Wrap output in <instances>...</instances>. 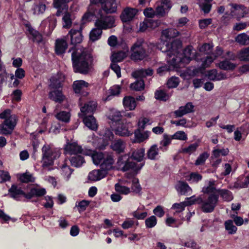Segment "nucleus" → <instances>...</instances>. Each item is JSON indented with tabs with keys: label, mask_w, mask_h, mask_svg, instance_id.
I'll list each match as a JSON object with an SVG mask.
<instances>
[{
	"label": "nucleus",
	"mask_w": 249,
	"mask_h": 249,
	"mask_svg": "<svg viewBox=\"0 0 249 249\" xmlns=\"http://www.w3.org/2000/svg\"><path fill=\"white\" fill-rule=\"evenodd\" d=\"M96 19L95 26L100 27L103 30H107L116 26L115 18L113 16L104 15L100 8L96 4H89L87 12L82 18V23L91 21Z\"/></svg>",
	"instance_id": "obj_1"
},
{
	"label": "nucleus",
	"mask_w": 249,
	"mask_h": 249,
	"mask_svg": "<svg viewBox=\"0 0 249 249\" xmlns=\"http://www.w3.org/2000/svg\"><path fill=\"white\" fill-rule=\"evenodd\" d=\"M93 60L92 54L85 49L80 52L74 50L71 53L72 67L73 71L76 73L87 74Z\"/></svg>",
	"instance_id": "obj_2"
},
{
	"label": "nucleus",
	"mask_w": 249,
	"mask_h": 249,
	"mask_svg": "<svg viewBox=\"0 0 249 249\" xmlns=\"http://www.w3.org/2000/svg\"><path fill=\"white\" fill-rule=\"evenodd\" d=\"M200 56V54L196 52L193 47L189 45L183 49L182 53L180 52L177 56H174L171 59L170 65L174 68H179L189 64L193 59L199 61Z\"/></svg>",
	"instance_id": "obj_3"
},
{
	"label": "nucleus",
	"mask_w": 249,
	"mask_h": 249,
	"mask_svg": "<svg viewBox=\"0 0 249 249\" xmlns=\"http://www.w3.org/2000/svg\"><path fill=\"white\" fill-rule=\"evenodd\" d=\"M42 167L44 168L53 165L54 160L60 156V153L58 151L51 148L49 145H44L42 148Z\"/></svg>",
	"instance_id": "obj_4"
},
{
	"label": "nucleus",
	"mask_w": 249,
	"mask_h": 249,
	"mask_svg": "<svg viewBox=\"0 0 249 249\" xmlns=\"http://www.w3.org/2000/svg\"><path fill=\"white\" fill-rule=\"evenodd\" d=\"M143 39H138L131 46L130 58L134 61H141L147 56L146 49L143 44Z\"/></svg>",
	"instance_id": "obj_5"
},
{
	"label": "nucleus",
	"mask_w": 249,
	"mask_h": 249,
	"mask_svg": "<svg viewBox=\"0 0 249 249\" xmlns=\"http://www.w3.org/2000/svg\"><path fill=\"white\" fill-rule=\"evenodd\" d=\"M90 4H96L106 14L115 13L117 11L116 0H90Z\"/></svg>",
	"instance_id": "obj_6"
},
{
	"label": "nucleus",
	"mask_w": 249,
	"mask_h": 249,
	"mask_svg": "<svg viewBox=\"0 0 249 249\" xmlns=\"http://www.w3.org/2000/svg\"><path fill=\"white\" fill-rule=\"evenodd\" d=\"M132 124L125 119L113 127L116 135L121 137H129L133 134Z\"/></svg>",
	"instance_id": "obj_7"
},
{
	"label": "nucleus",
	"mask_w": 249,
	"mask_h": 249,
	"mask_svg": "<svg viewBox=\"0 0 249 249\" xmlns=\"http://www.w3.org/2000/svg\"><path fill=\"white\" fill-rule=\"evenodd\" d=\"M219 195L215 194H210L207 200L202 198L200 203L201 209L205 213H210L213 211L218 202Z\"/></svg>",
	"instance_id": "obj_8"
},
{
	"label": "nucleus",
	"mask_w": 249,
	"mask_h": 249,
	"mask_svg": "<svg viewBox=\"0 0 249 249\" xmlns=\"http://www.w3.org/2000/svg\"><path fill=\"white\" fill-rule=\"evenodd\" d=\"M82 28L80 27L78 29H71L69 32L67 37L68 40L70 39V43L73 46L69 50V52L71 50H76L75 46L81 43L83 40V36L82 34Z\"/></svg>",
	"instance_id": "obj_9"
},
{
	"label": "nucleus",
	"mask_w": 249,
	"mask_h": 249,
	"mask_svg": "<svg viewBox=\"0 0 249 249\" xmlns=\"http://www.w3.org/2000/svg\"><path fill=\"white\" fill-rule=\"evenodd\" d=\"M172 7L171 0H160V5L158 6L155 10L156 16L158 18L165 17Z\"/></svg>",
	"instance_id": "obj_10"
},
{
	"label": "nucleus",
	"mask_w": 249,
	"mask_h": 249,
	"mask_svg": "<svg viewBox=\"0 0 249 249\" xmlns=\"http://www.w3.org/2000/svg\"><path fill=\"white\" fill-rule=\"evenodd\" d=\"M65 80V76L61 74L52 77L49 85V89L62 90Z\"/></svg>",
	"instance_id": "obj_11"
},
{
	"label": "nucleus",
	"mask_w": 249,
	"mask_h": 249,
	"mask_svg": "<svg viewBox=\"0 0 249 249\" xmlns=\"http://www.w3.org/2000/svg\"><path fill=\"white\" fill-rule=\"evenodd\" d=\"M135 8L126 7L124 9L120 15V18L123 23H127L132 21L137 13Z\"/></svg>",
	"instance_id": "obj_12"
},
{
	"label": "nucleus",
	"mask_w": 249,
	"mask_h": 249,
	"mask_svg": "<svg viewBox=\"0 0 249 249\" xmlns=\"http://www.w3.org/2000/svg\"><path fill=\"white\" fill-rule=\"evenodd\" d=\"M114 139V135L113 132L108 128L106 129L103 134L102 142L99 143V149L100 150L105 149L106 147L108 145L110 142H113Z\"/></svg>",
	"instance_id": "obj_13"
},
{
	"label": "nucleus",
	"mask_w": 249,
	"mask_h": 249,
	"mask_svg": "<svg viewBox=\"0 0 249 249\" xmlns=\"http://www.w3.org/2000/svg\"><path fill=\"white\" fill-rule=\"evenodd\" d=\"M195 106L192 102H188L184 106H181L178 109L174 112L176 118L181 117L184 115L193 112L194 111Z\"/></svg>",
	"instance_id": "obj_14"
},
{
	"label": "nucleus",
	"mask_w": 249,
	"mask_h": 249,
	"mask_svg": "<svg viewBox=\"0 0 249 249\" xmlns=\"http://www.w3.org/2000/svg\"><path fill=\"white\" fill-rule=\"evenodd\" d=\"M48 98L55 103H61L65 99L62 90L50 89Z\"/></svg>",
	"instance_id": "obj_15"
},
{
	"label": "nucleus",
	"mask_w": 249,
	"mask_h": 249,
	"mask_svg": "<svg viewBox=\"0 0 249 249\" xmlns=\"http://www.w3.org/2000/svg\"><path fill=\"white\" fill-rule=\"evenodd\" d=\"M168 42L173 57L177 56L180 52L179 49L182 47V41L179 39L173 37Z\"/></svg>",
	"instance_id": "obj_16"
},
{
	"label": "nucleus",
	"mask_w": 249,
	"mask_h": 249,
	"mask_svg": "<svg viewBox=\"0 0 249 249\" xmlns=\"http://www.w3.org/2000/svg\"><path fill=\"white\" fill-rule=\"evenodd\" d=\"M97 107V103L94 101H89L86 102L80 108L82 115H88V114L93 115Z\"/></svg>",
	"instance_id": "obj_17"
},
{
	"label": "nucleus",
	"mask_w": 249,
	"mask_h": 249,
	"mask_svg": "<svg viewBox=\"0 0 249 249\" xmlns=\"http://www.w3.org/2000/svg\"><path fill=\"white\" fill-rule=\"evenodd\" d=\"M66 154L71 155L81 154L83 153V149L82 147L78 145L76 142H68L64 148Z\"/></svg>",
	"instance_id": "obj_18"
},
{
	"label": "nucleus",
	"mask_w": 249,
	"mask_h": 249,
	"mask_svg": "<svg viewBox=\"0 0 249 249\" xmlns=\"http://www.w3.org/2000/svg\"><path fill=\"white\" fill-rule=\"evenodd\" d=\"M81 117L83 118V122L85 125L89 129L92 130H96L97 129L96 120L93 115H82Z\"/></svg>",
	"instance_id": "obj_19"
},
{
	"label": "nucleus",
	"mask_w": 249,
	"mask_h": 249,
	"mask_svg": "<svg viewBox=\"0 0 249 249\" xmlns=\"http://www.w3.org/2000/svg\"><path fill=\"white\" fill-rule=\"evenodd\" d=\"M176 189L180 195H190L192 191L188 183L184 181L179 180L176 186Z\"/></svg>",
	"instance_id": "obj_20"
},
{
	"label": "nucleus",
	"mask_w": 249,
	"mask_h": 249,
	"mask_svg": "<svg viewBox=\"0 0 249 249\" xmlns=\"http://www.w3.org/2000/svg\"><path fill=\"white\" fill-rule=\"evenodd\" d=\"M11 197L16 200H19V196H23L26 198V193L21 188H18L17 185L12 184L11 188L8 190Z\"/></svg>",
	"instance_id": "obj_21"
},
{
	"label": "nucleus",
	"mask_w": 249,
	"mask_h": 249,
	"mask_svg": "<svg viewBox=\"0 0 249 249\" xmlns=\"http://www.w3.org/2000/svg\"><path fill=\"white\" fill-rule=\"evenodd\" d=\"M68 48V43L64 39H57L55 44V53L57 55L64 53Z\"/></svg>",
	"instance_id": "obj_22"
},
{
	"label": "nucleus",
	"mask_w": 249,
	"mask_h": 249,
	"mask_svg": "<svg viewBox=\"0 0 249 249\" xmlns=\"http://www.w3.org/2000/svg\"><path fill=\"white\" fill-rule=\"evenodd\" d=\"M107 176L106 171H103L101 168L94 170L90 172L88 175V179L92 181L100 180Z\"/></svg>",
	"instance_id": "obj_23"
},
{
	"label": "nucleus",
	"mask_w": 249,
	"mask_h": 249,
	"mask_svg": "<svg viewBox=\"0 0 249 249\" xmlns=\"http://www.w3.org/2000/svg\"><path fill=\"white\" fill-rule=\"evenodd\" d=\"M114 163V160L111 155H107L105 156L104 160L100 164V168L103 171H106V174L108 171L112 167V164Z\"/></svg>",
	"instance_id": "obj_24"
},
{
	"label": "nucleus",
	"mask_w": 249,
	"mask_h": 249,
	"mask_svg": "<svg viewBox=\"0 0 249 249\" xmlns=\"http://www.w3.org/2000/svg\"><path fill=\"white\" fill-rule=\"evenodd\" d=\"M46 194V191L45 188H32L30 192L26 195V198L31 199L34 197H41Z\"/></svg>",
	"instance_id": "obj_25"
},
{
	"label": "nucleus",
	"mask_w": 249,
	"mask_h": 249,
	"mask_svg": "<svg viewBox=\"0 0 249 249\" xmlns=\"http://www.w3.org/2000/svg\"><path fill=\"white\" fill-rule=\"evenodd\" d=\"M133 133L135 136V140L133 142L135 143H141L148 138L150 132L146 131L142 133L139 128H137L133 132Z\"/></svg>",
	"instance_id": "obj_26"
},
{
	"label": "nucleus",
	"mask_w": 249,
	"mask_h": 249,
	"mask_svg": "<svg viewBox=\"0 0 249 249\" xmlns=\"http://www.w3.org/2000/svg\"><path fill=\"white\" fill-rule=\"evenodd\" d=\"M110 148L117 154L124 153L125 148V143L123 140L119 139L115 140L111 143Z\"/></svg>",
	"instance_id": "obj_27"
},
{
	"label": "nucleus",
	"mask_w": 249,
	"mask_h": 249,
	"mask_svg": "<svg viewBox=\"0 0 249 249\" xmlns=\"http://www.w3.org/2000/svg\"><path fill=\"white\" fill-rule=\"evenodd\" d=\"M123 105L126 110H133L136 107L137 104L135 99L132 96H126L123 99Z\"/></svg>",
	"instance_id": "obj_28"
},
{
	"label": "nucleus",
	"mask_w": 249,
	"mask_h": 249,
	"mask_svg": "<svg viewBox=\"0 0 249 249\" xmlns=\"http://www.w3.org/2000/svg\"><path fill=\"white\" fill-rule=\"evenodd\" d=\"M109 119L110 120V125L112 127L116 126V125L120 124L123 121L125 120L123 118V116L121 113L119 111H116L113 113L111 115L109 116Z\"/></svg>",
	"instance_id": "obj_29"
},
{
	"label": "nucleus",
	"mask_w": 249,
	"mask_h": 249,
	"mask_svg": "<svg viewBox=\"0 0 249 249\" xmlns=\"http://www.w3.org/2000/svg\"><path fill=\"white\" fill-rule=\"evenodd\" d=\"M70 160L71 165L75 167H79L85 162L84 158L78 154L71 156L70 158Z\"/></svg>",
	"instance_id": "obj_30"
},
{
	"label": "nucleus",
	"mask_w": 249,
	"mask_h": 249,
	"mask_svg": "<svg viewBox=\"0 0 249 249\" xmlns=\"http://www.w3.org/2000/svg\"><path fill=\"white\" fill-rule=\"evenodd\" d=\"M158 49H159L161 52L164 53H167V55L169 57V63L170 64V60L173 58V55L171 52L168 40H165L163 42L159 44L158 46Z\"/></svg>",
	"instance_id": "obj_31"
},
{
	"label": "nucleus",
	"mask_w": 249,
	"mask_h": 249,
	"mask_svg": "<svg viewBox=\"0 0 249 249\" xmlns=\"http://www.w3.org/2000/svg\"><path fill=\"white\" fill-rule=\"evenodd\" d=\"M18 120L17 116L15 114H12L9 116L8 119L4 120V124L9 129L13 130L17 125Z\"/></svg>",
	"instance_id": "obj_32"
},
{
	"label": "nucleus",
	"mask_w": 249,
	"mask_h": 249,
	"mask_svg": "<svg viewBox=\"0 0 249 249\" xmlns=\"http://www.w3.org/2000/svg\"><path fill=\"white\" fill-rule=\"evenodd\" d=\"M96 28L93 29L90 32L89 34V38L92 41H95L98 39H99L102 34V30L100 27L95 26Z\"/></svg>",
	"instance_id": "obj_33"
},
{
	"label": "nucleus",
	"mask_w": 249,
	"mask_h": 249,
	"mask_svg": "<svg viewBox=\"0 0 249 249\" xmlns=\"http://www.w3.org/2000/svg\"><path fill=\"white\" fill-rule=\"evenodd\" d=\"M89 84L84 80H78L73 82L72 88L74 92L76 94L80 93L84 88H87Z\"/></svg>",
	"instance_id": "obj_34"
},
{
	"label": "nucleus",
	"mask_w": 249,
	"mask_h": 249,
	"mask_svg": "<svg viewBox=\"0 0 249 249\" xmlns=\"http://www.w3.org/2000/svg\"><path fill=\"white\" fill-rule=\"evenodd\" d=\"M216 192L219 194L224 201H230L233 198L232 193L228 190L219 189L216 190Z\"/></svg>",
	"instance_id": "obj_35"
},
{
	"label": "nucleus",
	"mask_w": 249,
	"mask_h": 249,
	"mask_svg": "<svg viewBox=\"0 0 249 249\" xmlns=\"http://www.w3.org/2000/svg\"><path fill=\"white\" fill-rule=\"evenodd\" d=\"M218 66L221 70H233L236 66L235 64L231 63L229 60L226 59L220 61L218 64Z\"/></svg>",
	"instance_id": "obj_36"
},
{
	"label": "nucleus",
	"mask_w": 249,
	"mask_h": 249,
	"mask_svg": "<svg viewBox=\"0 0 249 249\" xmlns=\"http://www.w3.org/2000/svg\"><path fill=\"white\" fill-rule=\"evenodd\" d=\"M235 40L241 45H247L249 44V36L245 33H241L235 37Z\"/></svg>",
	"instance_id": "obj_37"
},
{
	"label": "nucleus",
	"mask_w": 249,
	"mask_h": 249,
	"mask_svg": "<svg viewBox=\"0 0 249 249\" xmlns=\"http://www.w3.org/2000/svg\"><path fill=\"white\" fill-rule=\"evenodd\" d=\"M216 188L215 187V181L214 180H212L209 181L208 186L207 187H203L202 188V192L205 194H215L214 192H216Z\"/></svg>",
	"instance_id": "obj_38"
},
{
	"label": "nucleus",
	"mask_w": 249,
	"mask_h": 249,
	"mask_svg": "<svg viewBox=\"0 0 249 249\" xmlns=\"http://www.w3.org/2000/svg\"><path fill=\"white\" fill-rule=\"evenodd\" d=\"M157 144L152 145L147 152V158L151 160H154L156 156L159 154V150Z\"/></svg>",
	"instance_id": "obj_39"
},
{
	"label": "nucleus",
	"mask_w": 249,
	"mask_h": 249,
	"mask_svg": "<svg viewBox=\"0 0 249 249\" xmlns=\"http://www.w3.org/2000/svg\"><path fill=\"white\" fill-rule=\"evenodd\" d=\"M225 228L229 234H233L237 231V228L233 225V221L229 219L225 221Z\"/></svg>",
	"instance_id": "obj_40"
},
{
	"label": "nucleus",
	"mask_w": 249,
	"mask_h": 249,
	"mask_svg": "<svg viewBox=\"0 0 249 249\" xmlns=\"http://www.w3.org/2000/svg\"><path fill=\"white\" fill-rule=\"evenodd\" d=\"M144 156V149L141 148L133 152L130 157L132 160H136L138 162H141L143 160Z\"/></svg>",
	"instance_id": "obj_41"
},
{
	"label": "nucleus",
	"mask_w": 249,
	"mask_h": 249,
	"mask_svg": "<svg viewBox=\"0 0 249 249\" xmlns=\"http://www.w3.org/2000/svg\"><path fill=\"white\" fill-rule=\"evenodd\" d=\"M144 82L142 79L137 80L130 85V88L132 90L135 91H142L144 89Z\"/></svg>",
	"instance_id": "obj_42"
},
{
	"label": "nucleus",
	"mask_w": 249,
	"mask_h": 249,
	"mask_svg": "<svg viewBox=\"0 0 249 249\" xmlns=\"http://www.w3.org/2000/svg\"><path fill=\"white\" fill-rule=\"evenodd\" d=\"M130 158H129L128 160L125 163L124 166L122 168V171L123 172H125L129 170L130 169H132L134 171L135 169L138 167L140 165V164H138L135 162L130 160Z\"/></svg>",
	"instance_id": "obj_43"
},
{
	"label": "nucleus",
	"mask_w": 249,
	"mask_h": 249,
	"mask_svg": "<svg viewBox=\"0 0 249 249\" xmlns=\"http://www.w3.org/2000/svg\"><path fill=\"white\" fill-rule=\"evenodd\" d=\"M208 78L210 80H221L224 79V76L223 74L218 75L217 71L215 70H212L209 71L208 72Z\"/></svg>",
	"instance_id": "obj_44"
},
{
	"label": "nucleus",
	"mask_w": 249,
	"mask_h": 249,
	"mask_svg": "<svg viewBox=\"0 0 249 249\" xmlns=\"http://www.w3.org/2000/svg\"><path fill=\"white\" fill-rule=\"evenodd\" d=\"M202 198L201 197H198L196 198L195 196H192L190 197H187L185 199V201H184V203L185 204L186 206H191L194 204L197 203L200 204L202 202Z\"/></svg>",
	"instance_id": "obj_45"
},
{
	"label": "nucleus",
	"mask_w": 249,
	"mask_h": 249,
	"mask_svg": "<svg viewBox=\"0 0 249 249\" xmlns=\"http://www.w3.org/2000/svg\"><path fill=\"white\" fill-rule=\"evenodd\" d=\"M56 118L59 121L67 123L70 120V114L69 112L61 111L56 115Z\"/></svg>",
	"instance_id": "obj_46"
},
{
	"label": "nucleus",
	"mask_w": 249,
	"mask_h": 249,
	"mask_svg": "<svg viewBox=\"0 0 249 249\" xmlns=\"http://www.w3.org/2000/svg\"><path fill=\"white\" fill-rule=\"evenodd\" d=\"M155 97L157 100L166 101L169 99L167 93L163 90H157L155 92Z\"/></svg>",
	"instance_id": "obj_47"
},
{
	"label": "nucleus",
	"mask_w": 249,
	"mask_h": 249,
	"mask_svg": "<svg viewBox=\"0 0 249 249\" xmlns=\"http://www.w3.org/2000/svg\"><path fill=\"white\" fill-rule=\"evenodd\" d=\"M157 219L155 215L147 218L145 220V227L147 229L154 228L157 224Z\"/></svg>",
	"instance_id": "obj_48"
},
{
	"label": "nucleus",
	"mask_w": 249,
	"mask_h": 249,
	"mask_svg": "<svg viewBox=\"0 0 249 249\" xmlns=\"http://www.w3.org/2000/svg\"><path fill=\"white\" fill-rule=\"evenodd\" d=\"M238 58L241 61H249V47L242 49L238 54Z\"/></svg>",
	"instance_id": "obj_49"
},
{
	"label": "nucleus",
	"mask_w": 249,
	"mask_h": 249,
	"mask_svg": "<svg viewBox=\"0 0 249 249\" xmlns=\"http://www.w3.org/2000/svg\"><path fill=\"white\" fill-rule=\"evenodd\" d=\"M105 155L102 152H96L92 156L93 163L95 165L101 164L104 160Z\"/></svg>",
	"instance_id": "obj_50"
},
{
	"label": "nucleus",
	"mask_w": 249,
	"mask_h": 249,
	"mask_svg": "<svg viewBox=\"0 0 249 249\" xmlns=\"http://www.w3.org/2000/svg\"><path fill=\"white\" fill-rule=\"evenodd\" d=\"M210 154L207 152H204L202 154H200L196 160L195 164L196 166L203 164L206 160L209 158Z\"/></svg>",
	"instance_id": "obj_51"
},
{
	"label": "nucleus",
	"mask_w": 249,
	"mask_h": 249,
	"mask_svg": "<svg viewBox=\"0 0 249 249\" xmlns=\"http://www.w3.org/2000/svg\"><path fill=\"white\" fill-rule=\"evenodd\" d=\"M244 179V177L243 176H239L237 178V181L234 183L233 188L235 189H242L247 188L248 185H245V182H246V179L245 178L244 180H243Z\"/></svg>",
	"instance_id": "obj_52"
},
{
	"label": "nucleus",
	"mask_w": 249,
	"mask_h": 249,
	"mask_svg": "<svg viewBox=\"0 0 249 249\" xmlns=\"http://www.w3.org/2000/svg\"><path fill=\"white\" fill-rule=\"evenodd\" d=\"M28 32L33 37L34 41L40 42L42 40V36L36 30H35L31 26L28 27Z\"/></svg>",
	"instance_id": "obj_53"
},
{
	"label": "nucleus",
	"mask_w": 249,
	"mask_h": 249,
	"mask_svg": "<svg viewBox=\"0 0 249 249\" xmlns=\"http://www.w3.org/2000/svg\"><path fill=\"white\" fill-rule=\"evenodd\" d=\"M115 190L117 192L123 195H127L130 192L129 188L121 185L119 183H116L115 185Z\"/></svg>",
	"instance_id": "obj_54"
},
{
	"label": "nucleus",
	"mask_w": 249,
	"mask_h": 249,
	"mask_svg": "<svg viewBox=\"0 0 249 249\" xmlns=\"http://www.w3.org/2000/svg\"><path fill=\"white\" fill-rule=\"evenodd\" d=\"M202 179V176L197 172H191L189 177L187 178L188 181H192L193 182H198Z\"/></svg>",
	"instance_id": "obj_55"
},
{
	"label": "nucleus",
	"mask_w": 249,
	"mask_h": 249,
	"mask_svg": "<svg viewBox=\"0 0 249 249\" xmlns=\"http://www.w3.org/2000/svg\"><path fill=\"white\" fill-rule=\"evenodd\" d=\"M73 170L71 169L70 167L66 164H64L61 168V175L69 179Z\"/></svg>",
	"instance_id": "obj_56"
},
{
	"label": "nucleus",
	"mask_w": 249,
	"mask_h": 249,
	"mask_svg": "<svg viewBox=\"0 0 249 249\" xmlns=\"http://www.w3.org/2000/svg\"><path fill=\"white\" fill-rule=\"evenodd\" d=\"M89 204V201L82 200L79 202H76L75 207H77L79 213H81L86 210Z\"/></svg>",
	"instance_id": "obj_57"
},
{
	"label": "nucleus",
	"mask_w": 249,
	"mask_h": 249,
	"mask_svg": "<svg viewBox=\"0 0 249 249\" xmlns=\"http://www.w3.org/2000/svg\"><path fill=\"white\" fill-rule=\"evenodd\" d=\"M161 21L160 19H150L146 22L145 29H146L148 27L155 29L156 28L159 27L161 24Z\"/></svg>",
	"instance_id": "obj_58"
},
{
	"label": "nucleus",
	"mask_w": 249,
	"mask_h": 249,
	"mask_svg": "<svg viewBox=\"0 0 249 249\" xmlns=\"http://www.w3.org/2000/svg\"><path fill=\"white\" fill-rule=\"evenodd\" d=\"M179 84V78L177 77L172 76L169 78L167 82V87L168 88H175Z\"/></svg>",
	"instance_id": "obj_59"
},
{
	"label": "nucleus",
	"mask_w": 249,
	"mask_h": 249,
	"mask_svg": "<svg viewBox=\"0 0 249 249\" xmlns=\"http://www.w3.org/2000/svg\"><path fill=\"white\" fill-rule=\"evenodd\" d=\"M63 21L65 23L63 27L66 28H69L71 27L72 21L71 19V15L70 13L66 12L62 18Z\"/></svg>",
	"instance_id": "obj_60"
},
{
	"label": "nucleus",
	"mask_w": 249,
	"mask_h": 249,
	"mask_svg": "<svg viewBox=\"0 0 249 249\" xmlns=\"http://www.w3.org/2000/svg\"><path fill=\"white\" fill-rule=\"evenodd\" d=\"M19 179L22 182L24 183L34 182L35 181V178L32 175L27 173L20 175Z\"/></svg>",
	"instance_id": "obj_61"
},
{
	"label": "nucleus",
	"mask_w": 249,
	"mask_h": 249,
	"mask_svg": "<svg viewBox=\"0 0 249 249\" xmlns=\"http://www.w3.org/2000/svg\"><path fill=\"white\" fill-rule=\"evenodd\" d=\"M163 137V139L160 142V144L162 146H160L159 148L164 151L163 150V147L168 146L171 143V140L173 139L167 134H164Z\"/></svg>",
	"instance_id": "obj_62"
},
{
	"label": "nucleus",
	"mask_w": 249,
	"mask_h": 249,
	"mask_svg": "<svg viewBox=\"0 0 249 249\" xmlns=\"http://www.w3.org/2000/svg\"><path fill=\"white\" fill-rule=\"evenodd\" d=\"M199 58V60H201L202 61L201 67L203 69L209 67L214 60L212 56L208 55L205 57L204 60H202L201 58Z\"/></svg>",
	"instance_id": "obj_63"
},
{
	"label": "nucleus",
	"mask_w": 249,
	"mask_h": 249,
	"mask_svg": "<svg viewBox=\"0 0 249 249\" xmlns=\"http://www.w3.org/2000/svg\"><path fill=\"white\" fill-rule=\"evenodd\" d=\"M213 46L210 43H205L199 48V51L201 53L208 54L211 52Z\"/></svg>",
	"instance_id": "obj_64"
}]
</instances>
